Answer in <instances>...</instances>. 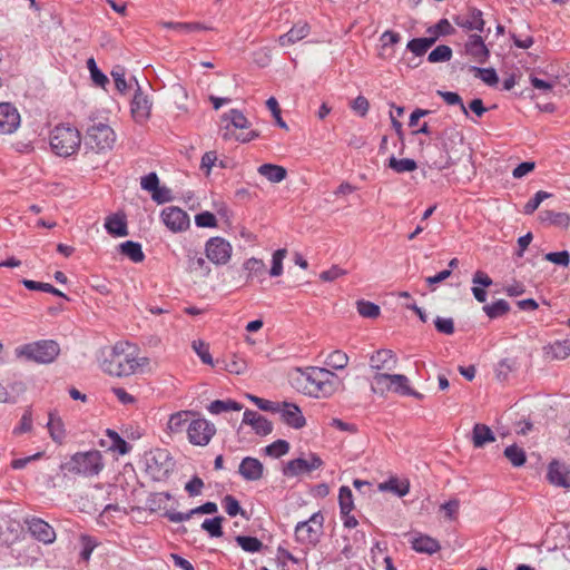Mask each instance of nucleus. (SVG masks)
<instances>
[{
    "mask_svg": "<svg viewBox=\"0 0 570 570\" xmlns=\"http://www.w3.org/2000/svg\"><path fill=\"white\" fill-rule=\"evenodd\" d=\"M297 376L293 379V386L301 393L311 397H330L338 386L337 375L324 367L308 366L297 368Z\"/></svg>",
    "mask_w": 570,
    "mask_h": 570,
    "instance_id": "1",
    "label": "nucleus"
},
{
    "mask_svg": "<svg viewBox=\"0 0 570 570\" xmlns=\"http://www.w3.org/2000/svg\"><path fill=\"white\" fill-rule=\"evenodd\" d=\"M131 348L132 346L128 342H117L107 353H104L102 371L112 376H129L138 367L149 363L147 357L137 358L130 351Z\"/></svg>",
    "mask_w": 570,
    "mask_h": 570,
    "instance_id": "2",
    "label": "nucleus"
},
{
    "mask_svg": "<svg viewBox=\"0 0 570 570\" xmlns=\"http://www.w3.org/2000/svg\"><path fill=\"white\" fill-rule=\"evenodd\" d=\"M49 141L52 151L57 156L69 157L79 150L81 135L75 126L59 124L50 131Z\"/></svg>",
    "mask_w": 570,
    "mask_h": 570,
    "instance_id": "3",
    "label": "nucleus"
},
{
    "mask_svg": "<svg viewBox=\"0 0 570 570\" xmlns=\"http://www.w3.org/2000/svg\"><path fill=\"white\" fill-rule=\"evenodd\" d=\"M60 469L65 474L95 476L104 469L102 455L97 450L77 452Z\"/></svg>",
    "mask_w": 570,
    "mask_h": 570,
    "instance_id": "4",
    "label": "nucleus"
},
{
    "mask_svg": "<svg viewBox=\"0 0 570 570\" xmlns=\"http://www.w3.org/2000/svg\"><path fill=\"white\" fill-rule=\"evenodd\" d=\"M18 351L19 355L37 363H51L59 355L60 347L52 340H43L21 346Z\"/></svg>",
    "mask_w": 570,
    "mask_h": 570,
    "instance_id": "5",
    "label": "nucleus"
},
{
    "mask_svg": "<svg viewBox=\"0 0 570 570\" xmlns=\"http://www.w3.org/2000/svg\"><path fill=\"white\" fill-rule=\"evenodd\" d=\"M115 141V131L107 124L94 122L86 130V146H88L92 150H96L97 153L111 149Z\"/></svg>",
    "mask_w": 570,
    "mask_h": 570,
    "instance_id": "6",
    "label": "nucleus"
},
{
    "mask_svg": "<svg viewBox=\"0 0 570 570\" xmlns=\"http://www.w3.org/2000/svg\"><path fill=\"white\" fill-rule=\"evenodd\" d=\"M324 517L318 511L306 521L298 522L295 527V538L304 544H315L322 533Z\"/></svg>",
    "mask_w": 570,
    "mask_h": 570,
    "instance_id": "7",
    "label": "nucleus"
},
{
    "mask_svg": "<svg viewBox=\"0 0 570 570\" xmlns=\"http://www.w3.org/2000/svg\"><path fill=\"white\" fill-rule=\"evenodd\" d=\"M324 464L323 460L316 453H309L307 458H297L288 461L283 468L285 476H299L308 474Z\"/></svg>",
    "mask_w": 570,
    "mask_h": 570,
    "instance_id": "8",
    "label": "nucleus"
},
{
    "mask_svg": "<svg viewBox=\"0 0 570 570\" xmlns=\"http://www.w3.org/2000/svg\"><path fill=\"white\" fill-rule=\"evenodd\" d=\"M174 466L173 459L167 450L157 449L147 458V469L155 479H164L169 475Z\"/></svg>",
    "mask_w": 570,
    "mask_h": 570,
    "instance_id": "9",
    "label": "nucleus"
},
{
    "mask_svg": "<svg viewBox=\"0 0 570 570\" xmlns=\"http://www.w3.org/2000/svg\"><path fill=\"white\" fill-rule=\"evenodd\" d=\"M215 433V425L205 419L193 420L187 426L188 440L194 445H207Z\"/></svg>",
    "mask_w": 570,
    "mask_h": 570,
    "instance_id": "10",
    "label": "nucleus"
},
{
    "mask_svg": "<svg viewBox=\"0 0 570 570\" xmlns=\"http://www.w3.org/2000/svg\"><path fill=\"white\" fill-rule=\"evenodd\" d=\"M233 247L223 237H212L206 242V257L216 265H225L232 257Z\"/></svg>",
    "mask_w": 570,
    "mask_h": 570,
    "instance_id": "11",
    "label": "nucleus"
},
{
    "mask_svg": "<svg viewBox=\"0 0 570 570\" xmlns=\"http://www.w3.org/2000/svg\"><path fill=\"white\" fill-rule=\"evenodd\" d=\"M160 217L166 227L174 233L186 230L190 224L188 214L176 206L164 208Z\"/></svg>",
    "mask_w": 570,
    "mask_h": 570,
    "instance_id": "12",
    "label": "nucleus"
},
{
    "mask_svg": "<svg viewBox=\"0 0 570 570\" xmlns=\"http://www.w3.org/2000/svg\"><path fill=\"white\" fill-rule=\"evenodd\" d=\"M30 534L45 544L52 543L56 540L53 528L40 518L32 517L24 520Z\"/></svg>",
    "mask_w": 570,
    "mask_h": 570,
    "instance_id": "13",
    "label": "nucleus"
},
{
    "mask_svg": "<svg viewBox=\"0 0 570 570\" xmlns=\"http://www.w3.org/2000/svg\"><path fill=\"white\" fill-rule=\"evenodd\" d=\"M20 126V114L10 102H0V134L9 135Z\"/></svg>",
    "mask_w": 570,
    "mask_h": 570,
    "instance_id": "14",
    "label": "nucleus"
},
{
    "mask_svg": "<svg viewBox=\"0 0 570 570\" xmlns=\"http://www.w3.org/2000/svg\"><path fill=\"white\" fill-rule=\"evenodd\" d=\"M397 366V356L392 350L381 348L370 356V367L375 371H393Z\"/></svg>",
    "mask_w": 570,
    "mask_h": 570,
    "instance_id": "15",
    "label": "nucleus"
},
{
    "mask_svg": "<svg viewBox=\"0 0 570 570\" xmlns=\"http://www.w3.org/2000/svg\"><path fill=\"white\" fill-rule=\"evenodd\" d=\"M465 52L471 56L476 62L483 65L490 58V51L480 35H470L465 43Z\"/></svg>",
    "mask_w": 570,
    "mask_h": 570,
    "instance_id": "16",
    "label": "nucleus"
},
{
    "mask_svg": "<svg viewBox=\"0 0 570 570\" xmlns=\"http://www.w3.org/2000/svg\"><path fill=\"white\" fill-rule=\"evenodd\" d=\"M281 417L288 426L299 430L306 425V420L298 405L283 402L281 404Z\"/></svg>",
    "mask_w": 570,
    "mask_h": 570,
    "instance_id": "17",
    "label": "nucleus"
},
{
    "mask_svg": "<svg viewBox=\"0 0 570 570\" xmlns=\"http://www.w3.org/2000/svg\"><path fill=\"white\" fill-rule=\"evenodd\" d=\"M454 23L464 30H476L482 32L484 30L485 21L480 9L470 8L465 16H456L454 18Z\"/></svg>",
    "mask_w": 570,
    "mask_h": 570,
    "instance_id": "18",
    "label": "nucleus"
},
{
    "mask_svg": "<svg viewBox=\"0 0 570 570\" xmlns=\"http://www.w3.org/2000/svg\"><path fill=\"white\" fill-rule=\"evenodd\" d=\"M264 472V465L262 462L252 456H246L242 460L238 473L246 480V481H257L262 479Z\"/></svg>",
    "mask_w": 570,
    "mask_h": 570,
    "instance_id": "19",
    "label": "nucleus"
},
{
    "mask_svg": "<svg viewBox=\"0 0 570 570\" xmlns=\"http://www.w3.org/2000/svg\"><path fill=\"white\" fill-rule=\"evenodd\" d=\"M311 32V26L306 21H298L286 33L278 38L281 46H291L305 39Z\"/></svg>",
    "mask_w": 570,
    "mask_h": 570,
    "instance_id": "20",
    "label": "nucleus"
},
{
    "mask_svg": "<svg viewBox=\"0 0 570 570\" xmlns=\"http://www.w3.org/2000/svg\"><path fill=\"white\" fill-rule=\"evenodd\" d=\"M151 102L148 97L144 95L138 87L134 99L131 101V114L137 121L147 119L150 115Z\"/></svg>",
    "mask_w": 570,
    "mask_h": 570,
    "instance_id": "21",
    "label": "nucleus"
},
{
    "mask_svg": "<svg viewBox=\"0 0 570 570\" xmlns=\"http://www.w3.org/2000/svg\"><path fill=\"white\" fill-rule=\"evenodd\" d=\"M410 542L412 549L419 553L433 554L441 549L439 541L428 534H415Z\"/></svg>",
    "mask_w": 570,
    "mask_h": 570,
    "instance_id": "22",
    "label": "nucleus"
},
{
    "mask_svg": "<svg viewBox=\"0 0 570 570\" xmlns=\"http://www.w3.org/2000/svg\"><path fill=\"white\" fill-rule=\"evenodd\" d=\"M105 228L108 234L117 237H125L128 235L127 220L124 215L114 214L106 218Z\"/></svg>",
    "mask_w": 570,
    "mask_h": 570,
    "instance_id": "23",
    "label": "nucleus"
},
{
    "mask_svg": "<svg viewBox=\"0 0 570 570\" xmlns=\"http://www.w3.org/2000/svg\"><path fill=\"white\" fill-rule=\"evenodd\" d=\"M539 219L544 225L561 228H567L570 225V216L567 213L542 210L539 214Z\"/></svg>",
    "mask_w": 570,
    "mask_h": 570,
    "instance_id": "24",
    "label": "nucleus"
},
{
    "mask_svg": "<svg viewBox=\"0 0 570 570\" xmlns=\"http://www.w3.org/2000/svg\"><path fill=\"white\" fill-rule=\"evenodd\" d=\"M495 441L492 430L482 423H476L472 430V442L474 448H483L487 443Z\"/></svg>",
    "mask_w": 570,
    "mask_h": 570,
    "instance_id": "25",
    "label": "nucleus"
},
{
    "mask_svg": "<svg viewBox=\"0 0 570 570\" xmlns=\"http://www.w3.org/2000/svg\"><path fill=\"white\" fill-rule=\"evenodd\" d=\"M564 473L566 464L553 460L548 466L547 479L553 485L569 489V483L564 481Z\"/></svg>",
    "mask_w": 570,
    "mask_h": 570,
    "instance_id": "26",
    "label": "nucleus"
},
{
    "mask_svg": "<svg viewBox=\"0 0 570 570\" xmlns=\"http://www.w3.org/2000/svg\"><path fill=\"white\" fill-rule=\"evenodd\" d=\"M257 171L271 183H281L287 176L286 168L274 164H263L257 168Z\"/></svg>",
    "mask_w": 570,
    "mask_h": 570,
    "instance_id": "27",
    "label": "nucleus"
},
{
    "mask_svg": "<svg viewBox=\"0 0 570 570\" xmlns=\"http://www.w3.org/2000/svg\"><path fill=\"white\" fill-rule=\"evenodd\" d=\"M119 253L134 263H141L145 259L142 247L134 240H126L118 246Z\"/></svg>",
    "mask_w": 570,
    "mask_h": 570,
    "instance_id": "28",
    "label": "nucleus"
},
{
    "mask_svg": "<svg viewBox=\"0 0 570 570\" xmlns=\"http://www.w3.org/2000/svg\"><path fill=\"white\" fill-rule=\"evenodd\" d=\"M386 167L392 169L396 174H404L414 171L417 168V164L414 159L402 158L397 159L393 155L389 158Z\"/></svg>",
    "mask_w": 570,
    "mask_h": 570,
    "instance_id": "29",
    "label": "nucleus"
},
{
    "mask_svg": "<svg viewBox=\"0 0 570 570\" xmlns=\"http://www.w3.org/2000/svg\"><path fill=\"white\" fill-rule=\"evenodd\" d=\"M47 428H48L51 439L55 442L61 444L66 436V431L63 428L62 420L60 417L56 416L53 413H50L49 421L47 423Z\"/></svg>",
    "mask_w": 570,
    "mask_h": 570,
    "instance_id": "30",
    "label": "nucleus"
},
{
    "mask_svg": "<svg viewBox=\"0 0 570 570\" xmlns=\"http://www.w3.org/2000/svg\"><path fill=\"white\" fill-rule=\"evenodd\" d=\"M392 374L389 373H376L373 376V384L371 390L375 394L385 395L392 391L393 383L391 382Z\"/></svg>",
    "mask_w": 570,
    "mask_h": 570,
    "instance_id": "31",
    "label": "nucleus"
},
{
    "mask_svg": "<svg viewBox=\"0 0 570 570\" xmlns=\"http://www.w3.org/2000/svg\"><path fill=\"white\" fill-rule=\"evenodd\" d=\"M222 119L223 121H229L227 125H229L233 130L249 127L248 119L238 109H230L227 114L223 115Z\"/></svg>",
    "mask_w": 570,
    "mask_h": 570,
    "instance_id": "32",
    "label": "nucleus"
},
{
    "mask_svg": "<svg viewBox=\"0 0 570 570\" xmlns=\"http://www.w3.org/2000/svg\"><path fill=\"white\" fill-rule=\"evenodd\" d=\"M503 454L514 468L523 466L527 462L525 451L517 444L507 446Z\"/></svg>",
    "mask_w": 570,
    "mask_h": 570,
    "instance_id": "33",
    "label": "nucleus"
},
{
    "mask_svg": "<svg viewBox=\"0 0 570 570\" xmlns=\"http://www.w3.org/2000/svg\"><path fill=\"white\" fill-rule=\"evenodd\" d=\"M243 405L234 400H215L208 406L207 410L212 414H220L228 411H240Z\"/></svg>",
    "mask_w": 570,
    "mask_h": 570,
    "instance_id": "34",
    "label": "nucleus"
},
{
    "mask_svg": "<svg viewBox=\"0 0 570 570\" xmlns=\"http://www.w3.org/2000/svg\"><path fill=\"white\" fill-rule=\"evenodd\" d=\"M190 414V411H179L171 414L167 423V429L171 433H181L188 422V416Z\"/></svg>",
    "mask_w": 570,
    "mask_h": 570,
    "instance_id": "35",
    "label": "nucleus"
},
{
    "mask_svg": "<svg viewBox=\"0 0 570 570\" xmlns=\"http://www.w3.org/2000/svg\"><path fill=\"white\" fill-rule=\"evenodd\" d=\"M469 70L474 75V77L480 78L488 86L493 87L499 82V77L494 68L471 66Z\"/></svg>",
    "mask_w": 570,
    "mask_h": 570,
    "instance_id": "36",
    "label": "nucleus"
},
{
    "mask_svg": "<svg viewBox=\"0 0 570 570\" xmlns=\"http://www.w3.org/2000/svg\"><path fill=\"white\" fill-rule=\"evenodd\" d=\"M434 45V39L430 37L424 38H414L410 40L406 45L407 50H410L414 56L421 57L423 56L432 46Z\"/></svg>",
    "mask_w": 570,
    "mask_h": 570,
    "instance_id": "37",
    "label": "nucleus"
},
{
    "mask_svg": "<svg viewBox=\"0 0 570 570\" xmlns=\"http://www.w3.org/2000/svg\"><path fill=\"white\" fill-rule=\"evenodd\" d=\"M382 491H391L397 497L402 498L410 491V483L407 481L400 482L396 478H391L386 482L379 485Z\"/></svg>",
    "mask_w": 570,
    "mask_h": 570,
    "instance_id": "38",
    "label": "nucleus"
},
{
    "mask_svg": "<svg viewBox=\"0 0 570 570\" xmlns=\"http://www.w3.org/2000/svg\"><path fill=\"white\" fill-rule=\"evenodd\" d=\"M482 309L489 318L494 320L508 314L510 311V305L504 299H498L492 304L484 305Z\"/></svg>",
    "mask_w": 570,
    "mask_h": 570,
    "instance_id": "39",
    "label": "nucleus"
},
{
    "mask_svg": "<svg viewBox=\"0 0 570 570\" xmlns=\"http://www.w3.org/2000/svg\"><path fill=\"white\" fill-rule=\"evenodd\" d=\"M216 363L222 364L220 367L226 370L227 372L237 375L243 374L247 368L246 361L236 355H233L230 360H217Z\"/></svg>",
    "mask_w": 570,
    "mask_h": 570,
    "instance_id": "40",
    "label": "nucleus"
},
{
    "mask_svg": "<svg viewBox=\"0 0 570 570\" xmlns=\"http://www.w3.org/2000/svg\"><path fill=\"white\" fill-rule=\"evenodd\" d=\"M258 136H259V134L256 130H249L247 132L236 134L235 130H233L229 125H226L224 127L223 134H222V137L224 140L235 139L243 144L249 142L253 139L257 138Z\"/></svg>",
    "mask_w": 570,
    "mask_h": 570,
    "instance_id": "41",
    "label": "nucleus"
},
{
    "mask_svg": "<svg viewBox=\"0 0 570 570\" xmlns=\"http://www.w3.org/2000/svg\"><path fill=\"white\" fill-rule=\"evenodd\" d=\"M22 284L26 286V288H28L30 291H42V292L50 293V294L59 296V297H63L65 299H68L66 294H63L61 291H59L58 288H56L55 286H52L49 283H41V282L31 281V279H23Z\"/></svg>",
    "mask_w": 570,
    "mask_h": 570,
    "instance_id": "42",
    "label": "nucleus"
},
{
    "mask_svg": "<svg viewBox=\"0 0 570 570\" xmlns=\"http://www.w3.org/2000/svg\"><path fill=\"white\" fill-rule=\"evenodd\" d=\"M324 363L334 370H344L348 364V356L345 352L335 350L327 355Z\"/></svg>",
    "mask_w": 570,
    "mask_h": 570,
    "instance_id": "43",
    "label": "nucleus"
},
{
    "mask_svg": "<svg viewBox=\"0 0 570 570\" xmlns=\"http://www.w3.org/2000/svg\"><path fill=\"white\" fill-rule=\"evenodd\" d=\"M338 503L341 514H348L354 509L353 494L348 487L343 485L338 491Z\"/></svg>",
    "mask_w": 570,
    "mask_h": 570,
    "instance_id": "44",
    "label": "nucleus"
},
{
    "mask_svg": "<svg viewBox=\"0 0 570 570\" xmlns=\"http://www.w3.org/2000/svg\"><path fill=\"white\" fill-rule=\"evenodd\" d=\"M426 32L430 35V38L434 39V42L441 36H450L454 32V28L451 26L448 19H441L434 26L428 28Z\"/></svg>",
    "mask_w": 570,
    "mask_h": 570,
    "instance_id": "45",
    "label": "nucleus"
},
{
    "mask_svg": "<svg viewBox=\"0 0 570 570\" xmlns=\"http://www.w3.org/2000/svg\"><path fill=\"white\" fill-rule=\"evenodd\" d=\"M235 540L237 544L246 552H258L264 547L261 540L250 535H237Z\"/></svg>",
    "mask_w": 570,
    "mask_h": 570,
    "instance_id": "46",
    "label": "nucleus"
},
{
    "mask_svg": "<svg viewBox=\"0 0 570 570\" xmlns=\"http://www.w3.org/2000/svg\"><path fill=\"white\" fill-rule=\"evenodd\" d=\"M452 58V49L446 45H440L434 48L428 56L431 63L445 62Z\"/></svg>",
    "mask_w": 570,
    "mask_h": 570,
    "instance_id": "47",
    "label": "nucleus"
},
{
    "mask_svg": "<svg viewBox=\"0 0 570 570\" xmlns=\"http://www.w3.org/2000/svg\"><path fill=\"white\" fill-rule=\"evenodd\" d=\"M224 521L223 517H215L213 519H206L202 523V529L208 532V534L213 538H219L223 535L222 523Z\"/></svg>",
    "mask_w": 570,
    "mask_h": 570,
    "instance_id": "48",
    "label": "nucleus"
},
{
    "mask_svg": "<svg viewBox=\"0 0 570 570\" xmlns=\"http://www.w3.org/2000/svg\"><path fill=\"white\" fill-rule=\"evenodd\" d=\"M356 308L361 316L367 318H376L381 311L379 305L365 299L357 301Z\"/></svg>",
    "mask_w": 570,
    "mask_h": 570,
    "instance_id": "49",
    "label": "nucleus"
},
{
    "mask_svg": "<svg viewBox=\"0 0 570 570\" xmlns=\"http://www.w3.org/2000/svg\"><path fill=\"white\" fill-rule=\"evenodd\" d=\"M289 443L285 440H276L269 445H267L264 451L267 455L272 458H281L288 453L289 451Z\"/></svg>",
    "mask_w": 570,
    "mask_h": 570,
    "instance_id": "50",
    "label": "nucleus"
},
{
    "mask_svg": "<svg viewBox=\"0 0 570 570\" xmlns=\"http://www.w3.org/2000/svg\"><path fill=\"white\" fill-rule=\"evenodd\" d=\"M112 79H114V82H115V86H116V89L120 92V94H125L128 88H129V85L128 82L126 81L125 77H126V69L122 67V66H115L110 72Z\"/></svg>",
    "mask_w": 570,
    "mask_h": 570,
    "instance_id": "51",
    "label": "nucleus"
},
{
    "mask_svg": "<svg viewBox=\"0 0 570 570\" xmlns=\"http://www.w3.org/2000/svg\"><path fill=\"white\" fill-rule=\"evenodd\" d=\"M87 67L90 71V77L92 81L97 86L105 88L109 80L107 76L97 67V63L92 57L87 60Z\"/></svg>",
    "mask_w": 570,
    "mask_h": 570,
    "instance_id": "52",
    "label": "nucleus"
},
{
    "mask_svg": "<svg viewBox=\"0 0 570 570\" xmlns=\"http://www.w3.org/2000/svg\"><path fill=\"white\" fill-rule=\"evenodd\" d=\"M552 357L564 360L570 355V340L556 341L550 345Z\"/></svg>",
    "mask_w": 570,
    "mask_h": 570,
    "instance_id": "53",
    "label": "nucleus"
},
{
    "mask_svg": "<svg viewBox=\"0 0 570 570\" xmlns=\"http://www.w3.org/2000/svg\"><path fill=\"white\" fill-rule=\"evenodd\" d=\"M107 435L111 439L110 450L117 451L120 454H126L130 451V445L126 442L116 431L107 430Z\"/></svg>",
    "mask_w": 570,
    "mask_h": 570,
    "instance_id": "54",
    "label": "nucleus"
},
{
    "mask_svg": "<svg viewBox=\"0 0 570 570\" xmlns=\"http://www.w3.org/2000/svg\"><path fill=\"white\" fill-rule=\"evenodd\" d=\"M551 197V194L548 193V191H544V190H539L534 194V196L524 205L523 207V213L525 215H531L533 214L538 207L540 206V204L550 198Z\"/></svg>",
    "mask_w": 570,
    "mask_h": 570,
    "instance_id": "55",
    "label": "nucleus"
},
{
    "mask_svg": "<svg viewBox=\"0 0 570 570\" xmlns=\"http://www.w3.org/2000/svg\"><path fill=\"white\" fill-rule=\"evenodd\" d=\"M287 250L285 248H281L274 252L272 259V267L269 269V275L272 277L281 276L283 273V261L286 257Z\"/></svg>",
    "mask_w": 570,
    "mask_h": 570,
    "instance_id": "56",
    "label": "nucleus"
},
{
    "mask_svg": "<svg viewBox=\"0 0 570 570\" xmlns=\"http://www.w3.org/2000/svg\"><path fill=\"white\" fill-rule=\"evenodd\" d=\"M191 346H193V350L195 351V353L199 356V358L202 360V362L204 364L214 365L213 357L209 353L208 344L198 340V341H194Z\"/></svg>",
    "mask_w": 570,
    "mask_h": 570,
    "instance_id": "57",
    "label": "nucleus"
},
{
    "mask_svg": "<svg viewBox=\"0 0 570 570\" xmlns=\"http://www.w3.org/2000/svg\"><path fill=\"white\" fill-rule=\"evenodd\" d=\"M243 266L248 272V277L261 276L266 269L264 262L255 257L247 259Z\"/></svg>",
    "mask_w": 570,
    "mask_h": 570,
    "instance_id": "58",
    "label": "nucleus"
},
{
    "mask_svg": "<svg viewBox=\"0 0 570 570\" xmlns=\"http://www.w3.org/2000/svg\"><path fill=\"white\" fill-rule=\"evenodd\" d=\"M188 264L191 271H199L202 272L203 276H208L210 273V267L208 266L205 258L202 256H197V254H195L194 256H191L190 254L188 255Z\"/></svg>",
    "mask_w": 570,
    "mask_h": 570,
    "instance_id": "59",
    "label": "nucleus"
},
{
    "mask_svg": "<svg viewBox=\"0 0 570 570\" xmlns=\"http://www.w3.org/2000/svg\"><path fill=\"white\" fill-rule=\"evenodd\" d=\"M438 95L441 96L442 99L444 100V102H446L448 105H451V106L458 105V106H460L462 112L465 116H469L468 109L464 106V104L462 101V98L460 97L459 94L453 92V91H438Z\"/></svg>",
    "mask_w": 570,
    "mask_h": 570,
    "instance_id": "60",
    "label": "nucleus"
},
{
    "mask_svg": "<svg viewBox=\"0 0 570 570\" xmlns=\"http://www.w3.org/2000/svg\"><path fill=\"white\" fill-rule=\"evenodd\" d=\"M391 382L393 383L392 391L405 395V392L411 389L409 379L403 374H392Z\"/></svg>",
    "mask_w": 570,
    "mask_h": 570,
    "instance_id": "61",
    "label": "nucleus"
},
{
    "mask_svg": "<svg viewBox=\"0 0 570 570\" xmlns=\"http://www.w3.org/2000/svg\"><path fill=\"white\" fill-rule=\"evenodd\" d=\"M544 258L553 264L567 267L570 263V254L568 250L548 253Z\"/></svg>",
    "mask_w": 570,
    "mask_h": 570,
    "instance_id": "62",
    "label": "nucleus"
},
{
    "mask_svg": "<svg viewBox=\"0 0 570 570\" xmlns=\"http://www.w3.org/2000/svg\"><path fill=\"white\" fill-rule=\"evenodd\" d=\"M223 507L226 513L230 517H236L238 513H243L239 502L230 494H227L223 499Z\"/></svg>",
    "mask_w": 570,
    "mask_h": 570,
    "instance_id": "63",
    "label": "nucleus"
},
{
    "mask_svg": "<svg viewBox=\"0 0 570 570\" xmlns=\"http://www.w3.org/2000/svg\"><path fill=\"white\" fill-rule=\"evenodd\" d=\"M32 430V412L30 409H27L21 419L19 425L13 430L14 434L27 433Z\"/></svg>",
    "mask_w": 570,
    "mask_h": 570,
    "instance_id": "64",
    "label": "nucleus"
}]
</instances>
